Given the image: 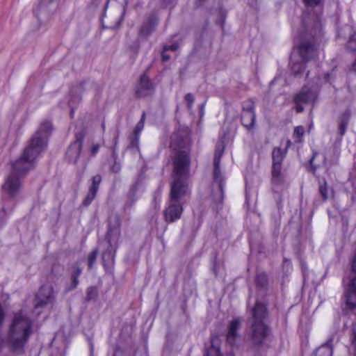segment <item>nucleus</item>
Returning <instances> with one entry per match:
<instances>
[{"instance_id":"obj_1","label":"nucleus","mask_w":356,"mask_h":356,"mask_svg":"<svg viewBox=\"0 0 356 356\" xmlns=\"http://www.w3.org/2000/svg\"><path fill=\"white\" fill-rule=\"evenodd\" d=\"M52 129L50 121L42 122L24 150L21 157L12 163L13 172L2 186L3 207L0 211V228L6 223L8 216L15 206L22 191L20 177L33 169L35 160L47 146V140Z\"/></svg>"},{"instance_id":"obj_2","label":"nucleus","mask_w":356,"mask_h":356,"mask_svg":"<svg viewBox=\"0 0 356 356\" xmlns=\"http://www.w3.org/2000/svg\"><path fill=\"white\" fill-rule=\"evenodd\" d=\"M323 37V26L321 17L316 15L309 33H306L298 45V52L302 62L292 63L291 70L295 76L302 74L305 70V63L314 59L318 54L317 47Z\"/></svg>"},{"instance_id":"obj_3","label":"nucleus","mask_w":356,"mask_h":356,"mask_svg":"<svg viewBox=\"0 0 356 356\" xmlns=\"http://www.w3.org/2000/svg\"><path fill=\"white\" fill-rule=\"evenodd\" d=\"M33 321L28 312L21 309L13 316L6 337V343L17 354H22L32 334Z\"/></svg>"},{"instance_id":"obj_4","label":"nucleus","mask_w":356,"mask_h":356,"mask_svg":"<svg viewBox=\"0 0 356 356\" xmlns=\"http://www.w3.org/2000/svg\"><path fill=\"white\" fill-rule=\"evenodd\" d=\"M173 181L171 188L188 190L190 175L191 157L189 152L185 150L178 151L173 160Z\"/></svg>"},{"instance_id":"obj_5","label":"nucleus","mask_w":356,"mask_h":356,"mask_svg":"<svg viewBox=\"0 0 356 356\" xmlns=\"http://www.w3.org/2000/svg\"><path fill=\"white\" fill-rule=\"evenodd\" d=\"M187 191L188 190L176 188L175 186L170 188L168 206L164 211L167 222H172L181 218L183 211L181 201Z\"/></svg>"},{"instance_id":"obj_6","label":"nucleus","mask_w":356,"mask_h":356,"mask_svg":"<svg viewBox=\"0 0 356 356\" xmlns=\"http://www.w3.org/2000/svg\"><path fill=\"white\" fill-rule=\"evenodd\" d=\"M250 324L249 337L251 343L256 346H261L266 341L270 329L265 322L249 321Z\"/></svg>"},{"instance_id":"obj_7","label":"nucleus","mask_w":356,"mask_h":356,"mask_svg":"<svg viewBox=\"0 0 356 356\" xmlns=\"http://www.w3.org/2000/svg\"><path fill=\"white\" fill-rule=\"evenodd\" d=\"M56 295L51 286H42L36 293L34 299V307L38 309L51 305L54 302Z\"/></svg>"},{"instance_id":"obj_8","label":"nucleus","mask_w":356,"mask_h":356,"mask_svg":"<svg viewBox=\"0 0 356 356\" xmlns=\"http://www.w3.org/2000/svg\"><path fill=\"white\" fill-rule=\"evenodd\" d=\"M120 220L116 215L108 218V230L105 236V241L108 245H116L120 236Z\"/></svg>"},{"instance_id":"obj_9","label":"nucleus","mask_w":356,"mask_h":356,"mask_svg":"<svg viewBox=\"0 0 356 356\" xmlns=\"http://www.w3.org/2000/svg\"><path fill=\"white\" fill-rule=\"evenodd\" d=\"M272 185L275 192H280L288 188L290 181L282 170V168H272Z\"/></svg>"},{"instance_id":"obj_10","label":"nucleus","mask_w":356,"mask_h":356,"mask_svg":"<svg viewBox=\"0 0 356 356\" xmlns=\"http://www.w3.org/2000/svg\"><path fill=\"white\" fill-rule=\"evenodd\" d=\"M316 94L311 89L302 88L293 97V102L296 104V110L298 113L303 111L302 104H307L315 100Z\"/></svg>"},{"instance_id":"obj_11","label":"nucleus","mask_w":356,"mask_h":356,"mask_svg":"<svg viewBox=\"0 0 356 356\" xmlns=\"http://www.w3.org/2000/svg\"><path fill=\"white\" fill-rule=\"evenodd\" d=\"M154 91V86L147 76L146 73L141 75L136 90L138 97H145L151 95Z\"/></svg>"},{"instance_id":"obj_12","label":"nucleus","mask_w":356,"mask_h":356,"mask_svg":"<svg viewBox=\"0 0 356 356\" xmlns=\"http://www.w3.org/2000/svg\"><path fill=\"white\" fill-rule=\"evenodd\" d=\"M222 152L223 149L220 152H216L213 159V182L218 184V188L222 194L223 193L224 179L220 172V163Z\"/></svg>"},{"instance_id":"obj_13","label":"nucleus","mask_w":356,"mask_h":356,"mask_svg":"<svg viewBox=\"0 0 356 356\" xmlns=\"http://www.w3.org/2000/svg\"><path fill=\"white\" fill-rule=\"evenodd\" d=\"M102 181V177L99 175H96L92 177V184L88 189V192L87 193V195L83 200V205L85 207H88L90 205L93 200L95 199L97 191L99 189V184Z\"/></svg>"},{"instance_id":"obj_14","label":"nucleus","mask_w":356,"mask_h":356,"mask_svg":"<svg viewBox=\"0 0 356 356\" xmlns=\"http://www.w3.org/2000/svg\"><path fill=\"white\" fill-rule=\"evenodd\" d=\"M82 144V140L77 138L69 146L66 152V159L70 163H76L77 162L81 152Z\"/></svg>"},{"instance_id":"obj_15","label":"nucleus","mask_w":356,"mask_h":356,"mask_svg":"<svg viewBox=\"0 0 356 356\" xmlns=\"http://www.w3.org/2000/svg\"><path fill=\"white\" fill-rule=\"evenodd\" d=\"M346 305L351 309L356 308V276L353 277L345 292Z\"/></svg>"},{"instance_id":"obj_16","label":"nucleus","mask_w":356,"mask_h":356,"mask_svg":"<svg viewBox=\"0 0 356 356\" xmlns=\"http://www.w3.org/2000/svg\"><path fill=\"white\" fill-rule=\"evenodd\" d=\"M268 316V312L265 305L259 302H257L254 307L252 309L251 318L249 321H261L264 322V320Z\"/></svg>"},{"instance_id":"obj_17","label":"nucleus","mask_w":356,"mask_h":356,"mask_svg":"<svg viewBox=\"0 0 356 356\" xmlns=\"http://www.w3.org/2000/svg\"><path fill=\"white\" fill-rule=\"evenodd\" d=\"M241 326V321L238 318L233 319L228 327L227 341L231 345L234 346L238 337L237 331Z\"/></svg>"},{"instance_id":"obj_18","label":"nucleus","mask_w":356,"mask_h":356,"mask_svg":"<svg viewBox=\"0 0 356 356\" xmlns=\"http://www.w3.org/2000/svg\"><path fill=\"white\" fill-rule=\"evenodd\" d=\"M158 23V19L156 16L152 15L147 18V19L143 24L139 35L141 37H147L150 35L155 29V27Z\"/></svg>"},{"instance_id":"obj_19","label":"nucleus","mask_w":356,"mask_h":356,"mask_svg":"<svg viewBox=\"0 0 356 356\" xmlns=\"http://www.w3.org/2000/svg\"><path fill=\"white\" fill-rule=\"evenodd\" d=\"M334 337L332 336L328 341L317 348L313 353V356H332V341Z\"/></svg>"},{"instance_id":"obj_20","label":"nucleus","mask_w":356,"mask_h":356,"mask_svg":"<svg viewBox=\"0 0 356 356\" xmlns=\"http://www.w3.org/2000/svg\"><path fill=\"white\" fill-rule=\"evenodd\" d=\"M286 151L280 147H275L272 152L273 165L272 168H282V161L285 156Z\"/></svg>"},{"instance_id":"obj_21","label":"nucleus","mask_w":356,"mask_h":356,"mask_svg":"<svg viewBox=\"0 0 356 356\" xmlns=\"http://www.w3.org/2000/svg\"><path fill=\"white\" fill-rule=\"evenodd\" d=\"M241 122L248 129L253 128L255 122L254 112H242Z\"/></svg>"},{"instance_id":"obj_22","label":"nucleus","mask_w":356,"mask_h":356,"mask_svg":"<svg viewBox=\"0 0 356 356\" xmlns=\"http://www.w3.org/2000/svg\"><path fill=\"white\" fill-rule=\"evenodd\" d=\"M82 88V84H80L76 87L75 89H72L70 93H71V99L69 100V106L71 108L70 115L71 117H74V104L76 102H78L81 100V95H74V93L76 91L77 89H80Z\"/></svg>"},{"instance_id":"obj_23","label":"nucleus","mask_w":356,"mask_h":356,"mask_svg":"<svg viewBox=\"0 0 356 356\" xmlns=\"http://www.w3.org/2000/svg\"><path fill=\"white\" fill-rule=\"evenodd\" d=\"M350 344L349 350L352 351L355 356H356V322L353 324L351 332L350 335Z\"/></svg>"},{"instance_id":"obj_24","label":"nucleus","mask_w":356,"mask_h":356,"mask_svg":"<svg viewBox=\"0 0 356 356\" xmlns=\"http://www.w3.org/2000/svg\"><path fill=\"white\" fill-rule=\"evenodd\" d=\"M256 284L261 287V288H265L267 285V276L265 273H259L256 276L255 279Z\"/></svg>"},{"instance_id":"obj_25","label":"nucleus","mask_w":356,"mask_h":356,"mask_svg":"<svg viewBox=\"0 0 356 356\" xmlns=\"http://www.w3.org/2000/svg\"><path fill=\"white\" fill-rule=\"evenodd\" d=\"M98 297V290L95 286H90L87 289L86 300L90 301L95 300Z\"/></svg>"},{"instance_id":"obj_26","label":"nucleus","mask_w":356,"mask_h":356,"mask_svg":"<svg viewBox=\"0 0 356 356\" xmlns=\"http://www.w3.org/2000/svg\"><path fill=\"white\" fill-rule=\"evenodd\" d=\"M145 120V113L143 112L140 121L137 123V124L136 125V127L134 128V135L140 136V134L144 127Z\"/></svg>"},{"instance_id":"obj_27","label":"nucleus","mask_w":356,"mask_h":356,"mask_svg":"<svg viewBox=\"0 0 356 356\" xmlns=\"http://www.w3.org/2000/svg\"><path fill=\"white\" fill-rule=\"evenodd\" d=\"M254 102L252 99L244 101L242 104V112H254Z\"/></svg>"},{"instance_id":"obj_28","label":"nucleus","mask_w":356,"mask_h":356,"mask_svg":"<svg viewBox=\"0 0 356 356\" xmlns=\"http://www.w3.org/2000/svg\"><path fill=\"white\" fill-rule=\"evenodd\" d=\"M305 133V129L302 126H298L294 129L293 137L296 142H300Z\"/></svg>"},{"instance_id":"obj_29","label":"nucleus","mask_w":356,"mask_h":356,"mask_svg":"<svg viewBox=\"0 0 356 356\" xmlns=\"http://www.w3.org/2000/svg\"><path fill=\"white\" fill-rule=\"evenodd\" d=\"M319 193L324 200L328 198V188L325 180L319 185Z\"/></svg>"},{"instance_id":"obj_30","label":"nucleus","mask_w":356,"mask_h":356,"mask_svg":"<svg viewBox=\"0 0 356 356\" xmlns=\"http://www.w3.org/2000/svg\"><path fill=\"white\" fill-rule=\"evenodd\" d=\"M304 3L307 8L318 7L322 8V0H303Z\"/></svg>"},{"instance_id":"obj_31","label":"nucleus","mask_w":356,"mask_h":356,"mask_svg":"<svg viewBox=\"0 0 356 356\" xmlns=\"http://www.w3.org/2000/svg\"><path fill=\"white\" fill-rule=\"evenodd\" d=\"M98 255V250L95 249L92 250L88 256V268L91 269Z\"/></svg>"},{"instance_id":"obj_32","label":"nucleus","mask_w":356,"mask_h":356,"mask_svg":"<svg viewBox=\"0 0 356 356\" xmlns=\"http://www.w3.org/2000/svg\"><path fill=\"white\" fill-rule=\"evenodd\" d=\"M351 115L350 111L347 109L343 113H342L339 117V122L348 124Z\"/></svg>"},{"instance_id":"obj_33","label":"nucleus","mask_w":356,"mask_h":356,"mask_svg":"<svg viewBox=\"0 0 356 356\" xmlns=\"http://www.w3.org/2000/svg\"><path fill=\"white\" fill-rule=\"evenodd\" d=\"M204 356H221L220 353V350L217 347H214L213 346H211L207 350Z\"/></svg>"},{"instance_id":"obj_34","label":"nucleus","mask_w":356,"mask_h":356,"mask_svg":"<svg viewBox=\"0 0 356 356\" xmlns=\"http://www.w3.org/2000/svg\"><path fill=\"white\" fill-rule=\"evenodd\" d=\"M347 47L353 51H356V39L354 35L350 37Z\"/></svg>"},{"instance_id":"obj_35","label":"nucleus","mask_w":356,"mask_h":356,"mask_svg":"<svg viewBox=\"0 0 356 356\" xmlns=\"http://www.w3.org/2000/svg\"><path fill=\"white\" fill-rule=\"evenodd\" d=\"M139 138H140V136H137V135H134L131 138L130 145H131V147H136V149H138V147H139Z\"/></svg>"},{"instance_id":"obj_36","label":"nucleus","mask_w":356,"mask_h":356,"mask_svg":"<svg viewBox=\"0 0 356 356\" xmlns=\"http://www.w3.org/2000/svg\"><path fill=\"white\" fill-rule=\"evenodd\" d=\"M185 100L187 102V106L189 110L192 108L194 102V97L191 93H188L185 95Z\"/></svg>"},{"instance_id":"obj_37","label":"nucleus","mask_w":356,"mask_h":356,"mask_svg":"<svg viewBox=\"0 0 356 356\" xmlns=\"http://www.w3.org/2000/svg\"><path fill=\"white\" fill-rule=\"evenodd\" d=\"M176 0H163L162 6L165 8L171 9L175 6Z\"/></svg>"},{"instance_id":"obj_38","label":"nucleus","mask_w":356,"mask_h":356,"mask_svg":"<svg viewBox=\"0 0 356 356\" xmlns=\"http://www.w3.org/2000/svg\"><path fill=\"white\" fill-rule=\"evenodd\" d=\"M100 148V145L98 143H92L90 149V153L92 156H95Z\"/></svg>"},{"instance_id":"obj_39","label":"nucleus","mask_w":356,"mask_h":356,"mask_svg":"<svg viewBox=\"0 0 356 356\" xmlns=\"http://www.w3.org/2000/svg\"><path fill=\"white\" fill-rule=\"evenodd\" d=\"M179 47L177 43H173L172 44H165L163 46L164 51H176Z\"/></svg>"},{"instance_id":"obj_40","label":"nucleus","mask_w":356,"mask_h":356,"mask_svg":"<svg viewBox=\"0 0 356 356\" xmlns=\"http://www.w3.org/2000/svg\"><path fill=\"white\" fill-rule=\"evenodd\" d=\"M79 276L72 275V286L68 289V290H73L74 289L77 285L79 284Z\"/></svg>"},{"instance_id":"obj_41","label":"nucleus","mask_w":356,"mask_h":356,"mask_svg":"<svg viewBox=\"0 0 356 356\" xmlns=\"http://www.w3.org/2000/svg\"><path fill=\"white\" fill-rule=\"evenodd\" d=\"M347 126H348V124L339 122V134L341 136L345 134V133L346 131Z\"/></svg>"},{"instance_id":"obj_42","label":"nucleus","mask_w":356,"mask_h":356,"mask_svg":"<svg viewBox=\"0 0 356 356\" xmlns=\"http://www.w3.org/2000/svg\"><path fill=\"white\" fill-rule=\"evenodd\" d=\"M351 270L356 274V250L354 252L353 258L351 259Z\"/></svg>"},{"instance_id":"obj_43","label":"nucleus","mask_w":356,"mask_h":356,"mask_svg":"<svg viewBox=\"0 0 356 356\" xmlns=\"http://www.w3.org/2000/svg\"><path fill=\"white\" fill-rule=\"evenodd\" d=\"M283 270H286V272H289V270L291 268V264L290 260H288L286 259H284L283 261Z\"/></svg>"},{"instance_id":"obj_44","label":"nucleus","mask_w":356,"mask_h":356,"mask_svg":"<svg viewBox=\"0 0 356 356\" xmlns=\"http://www.w3.org/2000/svg\"><path fill=\"white\" fill-rule=\"evenodd\" d=\"M111 250H107L102 255L103 261H105L106 258L113 260V256L111 254Z\"/></svg>"},{"instance_id":"obj_45","label":"nucleus","mask_w":356,"mask_h":356,"mask_svg":"<svg viewBox=\"0 0 356 356\" xmlns=\"http://www.w3.org/2000/svg\"><path fill=\"white\" fill-rule=\"evenodd\" d=\"M118 134H119V131L118 130L117 131V136L115 138V145H114V147L113 148V151H112V154H113V157L115 159L116 157H117V155H116V146H117V143H118Z\"/></svg>"},{"instance_id":"obj_46","label":"nucleus","mask_w":356,"mask_h":356,"mask_svg":"<svg viewBox=\"0 0 356 356\" xmlns=\"http://www.w3.org/2000/svg\"><path fill=\"white\" fill-rule=\"evenodd\" d=\"M300 266H301L302 273V275H303V282L305 283L306 282V279H307V275H306L307 267H306L305 264L302 261H300Z\"/></svg>"},{"instance_id":"obj_47","label":"nucleus","mask_w":356,"mask_h":356,"mask_svg":"<svg viewBox=\"0 0 356 356\" xmlns=\"http://www.w3.org/2000/svg\"><path fill=\"white\" fill-rule=\"evenodd\" d=\"M161 56H162V60L165 61V62L168 61L170 58V56L168 54H167L165 53V51H164L162 52Z\"/></svg>"},{"instance_id":"obj_48","label":"nucleus","mask_w":356,"mask_h":356,"mask_svg":"<svg viewBox=\"0 0 356 356\" xmlns=\"http://www.w3.org/2000/svg\"><path fill=\"white\" fill-rule=\"evenodd\" d=\"M220 268V266L219 265H218L217 264H214L213 265V273L215 274V275H218V270Z\"/></svg>"},{"instance_id":"obj_49","label":"nucleus","mask_w":356,"mask_h":356,"mask_svg":"<svg viewBox=\"0 0 356 356\" xmlns=\"http://www.w3.org/2000/svg\"><path fill=\"white\" fill-rule=\"evenodd\" d=\"M314 157H315V154L313 156V157L310 160V165L313 168L314 170L315 171L316 170V167L314 165Z\"/></svg>"},{"instance_id":"obj_50","label":"nucleus","mask_w":356,"mask_h":356,"mask_svg":"<svg viewBox=\"0 0 356 356\" xmlns=\"http://www.w3.org/2000/svg\"><path fill=\"white\" fill-rule=\"evenodd\" d=\"M76 270V272L74 273V275H77V276L79 277V275L81 273V269L79 266H77Z\"/></svg>"},{"instance_id":"obj_51","label":"nucleus","mask_w":356,"mask_h":356,"mask_svg":"<svg viewBox=\"0 0 356 356\" xmlns=\"http://www.w3.org/2000/svg\"><path fill=\"white\" fill-rule=\"evenodd\" d=\"M351 70L356 74V58H355V60L354 61V63L352 65Z\"/></svg>"},{"instance_id":"obj_52","label":"nucleus","mask_w":356,"mask_h":356,"mask_svg":"<svg viewBox=\"0 0 356 356\" xmlns=\"http://www.w3.org/2000/svg\"><path fill=\"white\" fill-rule=\"evenodd\" d=\"M120 168L118 166H116V165H114L112 168V170L117 172L119 170Z\"/></svg>"},{"instance_id":"obj_53","label":"nucleus","mask_w":356,"mask_h":356,"mask_svg":"<svg viewBox=\"0 0 356 356\" xmlns=\"http://www.w3.org/2000/svg\"><path fill=\"white\" fill-rule=\"evenodd\" d=\"M136 190V185H134V186L131 188V191H130V193H131V194H134V193H135Z\"/></svg>"},{"instance_id":"obj_54","label":"nucleus","mask_w":356,"mask_h":356,"mask_svg":"<svg viewBox=\"0 0 356 356\" xmlns=\"http://www.w3.org/2000/svg\"><path fill=\"white\" fill-rule=\"evenodd\" d=\"M204 0H197L196 1V5L197 6H200L202 5V3L204 1Z\"/></svg>"},{"instance_id":"obj_55","label":"nucleus","mask_w":356,"mask_h":356,"mask_svg":"<svg viewBox=\"0 0 356 356\" xmlns=\"http://www.w3.org/2000/svg\"><path fill=\"white\" fill-rule=\"evenodd\" d=\"M109 0H106L105 6H104V10H106L108 6Z\"/></svg>"},{"instance_id":"obj_56","label":"nucleus","mask_w":356,"mask_h":356,"mask_svg":"<svg viewBox=\"0 0 356 356\" xmlns=\"http://www.w3.org/2000/svg\"><path fill=\"white\" fill-rule=\"evenodd\" d=\"M204 106V104H201V106H200V110H201V113L202 114L203 113Z\"/></svg>"},{"instance_id":"obj_57","label":"nucleus","mask_w":356,"mask_h":356,"mask_svg":"<svg viewBox=\"0 0 356 356\" xmlns=\"http://www.w3.org/2000/svg\"><path fill=\"white\" fill-rule=\"evenodd\" d=\"M42 3H44L47 2V1L52 2V1H54V0H42Z\"/></svg>"},{"instance_id":"obj_58","label":"nucleus","mask_w":356,"mask_h":356,"mask_svg":"<svg viewBox=\"0 0 356 356\" xmlns=\"http://www.w3.org/2000/svg\"><path fill=\"white\" fill-rule=\"evenodd\" d=\"M102 128H103V129H105V124H104V123H103V124H102Z\"/></svg>"},{"instance_id":"obj_59","label":"nucleus","mask_w":356,"mask_h":356,"mask_svg":"<svg viewBox=\"0 0 356 356\" xmlns=\"http://www.w3.org/2000/svg\"><path fill=\"white\" fill-rule=\"evenodd\" d=\"M225 17L222 19V24L224 23Z\"/></svg>"}]
</instances>
